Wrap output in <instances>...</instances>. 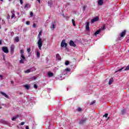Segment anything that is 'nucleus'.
<instances>
[{"mask_svg":"<svg viewBox=\"0 0 129 129\" xmlns=\"http://www.w3.org/2000/svg\"><path fill=\"white\" fill-rule=\"evenodd\" d=\"M125 111L124 109H122L121 111V114H124Z\"/></svg>","mask_w":129,"mask_h":129,"instance_id":"2f4dec72","label":"nucleus"},{"mask_svg":"<svg viewBox=\"0 0 129 129\" xmlns=\"http://www.w3.org/2000/svg\"><path fill=\"white\" fill-rule=\"evenodd\" d=\"M126 33V31L125 30H124L123 31H122L121 33L120 34V37L121 38H122V37H124V36H125Z\"/></svg>","mask_w":129,"mask_h":129,"instance_id":"0eeeda50","label":"nucleus"},{"mask_svg":"<svg viewBox=\"0 0 129 129\" xmlns=\"http://www.w3.org/2000/svg\"><path fill=\"white\" fill-rule=\"evenodd\" d=\"M86 121V120H85V119H82L80 121L79 124H84V123H85Z\"/></svg>","mask_w":129,"mask_h":129,"instance_id":"1a4fd4ad","label":"nucleus"},{"mask_svg":"<svg viewBox=\"0 0 129 129\" xmlns=\"http://www.w3.org/2000/svg\"><path fill=\"white\" fill-rule=\"evenodd\" d=\"M54 24H56V20L54 21Z\"/></svg>","mask_w":129,"mask_h":129,"instance_id":"864d4df0","label":"nucleus"},{"mask_svg":"<svg viewBox=\"0 0 129 129\" xmlns=\"http://www.w3.org/2000/svg\"><path fill=\"white\" fill-rule=\"evenodd\" d=\"M107 116H108V113H105V114L103 115V117H107Z\"/></svg>","mask_w":129,"mask_h":129,"instance_id":"72a5a7b5","label":"nucleus"},{"mask_svg":"<svg viewBox=\"0 0 129 129\" xmlns=\"http://www.w3.org/2000/svg\"><path fill=\"white\" fill-rule=\"evenodd\" d=\"M30 16L31 17H33V16H34V13H33V12H30Z\"/></svg>","mask_w":129,"mask_h":129,"instance_id":"79ce46f5","label":"nucleus"},{"mask_svg":"<svg viewBox=\"0 0 129 129\" xmlns=\"http://www.w3.org/2000/svg\"><path fill=\"white\" fill-rule=\"evenodd\" d=\"M20 53H21V55H24V50L21 49Z\"/></svg>","mask_w":129,"mask_h":129,"instance_id":"c756f323","label":"nucleus"},{"mask_svg":"<svg viewBox=\"0 0 129 129\" xmlns=\"http://www.w3.org/2000/svg\"><path fill=\"white\" fill-rule=\"evenodd\" d=\"M15 41H16V42H17V43L20 42V38H19V37L17 36L16 37H15Z\"/></svg>","mask_w":129,"mask_h":129,"instance_id":"a211bd4d","label":"nucleus"},{"mask_svg":"<svg viewBox=\"0 0 129 129\" xmlns=\"http://www.w3.org/2000/svg\"><path fill=\"white\" fill-rule=\"evenodd\" d=\"M0 45H2V40H0Z\"/></svg>","mask_w":129,"mask_h":129,"instance_id":"603ef678","label":"nucleus"},{"mask_svg":"<svg viewBox=\"0 0 129 129\" xmlns=\"http://www.w3.org/2000/svg\"><path fill=\"white\" fill-rule=\"evenodd\" d=\"M86 8H87V6H83V12H84L85 11V9H86Z\"/></svg>","mask_w":129,"mask_h":129,"instance_id":"c85d7f7f","label":"nucleus"},{"mask_svg":"<svg viewBox=\"0 0 129 129\" xmlns=\"http://www.w3.org/2000/svg\"><path fill=\"white\" fill-rule=\"evenodd\" d=\"M2 25H6V21L5 20H2Z\"/></svg>","mask_w":129,"mask_h":129,"instance_id":"e433bc0d","label":"nucleus"},{"mask_svg":"<svg viewBox=\"0 0 129 129\" xmlns=\"http://www.w3.org/2000/svg\"><path fill=\"white\" fill-rule=\"evenodd\" d=\"M34 88L35 89H37V88H38V86H37V85L34 84Z\"/></svg>","mask_w":129,"mask_h":129,"instance_id":"4c0bfd02","label":"nucleus"},{"mask_svg":"<svg viewBox=\"0 0 129 129\" xmlns=\"http://www.w3.org/2000/svg\"><path fill=\"white\" fill-rule=\"evenodd\" d=\"M36 55H37L38 58H40V56H41V53H40V52L37 51Z\"/></svg>","mask_w":129,"mask_h":129,"instance_id":"412c9836","label":"nucleus"},{"mask_svg":"<svg viewBox=\"0 0 129 129\" xmlns=\"http://www.w3.org/2000/svg\"><path fill=\"white\" fill-rule=\"evenodd\" d=\"M100 33V29L97 30L95 33V35H98Z\"/></svg>","mask_w":129,"mask_h":129,"instance_id":"6ab92c4d","label":"nucleus"},{"mask_svg":"<svg viewBox=\"0 0 129 129\" xmlns=\"http://www.w3.org/2000/svg\"><path fill=\"white\" fill-rule=\"evenodd\" d=\"M51 28L52 29H55L56 28L55 26V24H54V23L51 24Z\"/></svg>","mask_w":129,"mask_h":129,"instance_id":"a878e982","label":"nucleus"},{"mask_svg":"<svg viewBox=\"0 0 129 129\" xmlns=\"http://www.w3.org/2000/svg\"><path fill=\"white\" fill-rule=\"evenodd\" d=\"M99 20V18L98 17H95L91 20V23L93 24V23H95V22H97Z\"/></svg>","mask_w":129,"mask_h":129,"instance_id":"39448f33","label":"nucleus"},{"mask_svg":"<svg viewBox=\"0 0 129 129\" xmlns=\"http://www.w3.org/2000/svg\"><path fill=\"white\" fill-rule=\"evenodd\" d=\"M23 86L25 87V89H27V90H29V89H30V85H24Z\"/></svg>","mask_w":129,"mask_h":129,"instance_id":"9b49d317","label":"nucleus"},{"mask_svg":"<svg viewBox=\"0 0 129 129\" xmlns=\"http://www.w3.org/2000/svg\"><path fill=\"white\" fill-rule=\"evenodd\" d=\"M86 31H89V30H90V28L89 27V22H87L86 24Z\"/></svg>","mask_w":129,"mask_h":129,"instance_id":"9d476101","label":"nucleus"},{"mask_svg":"<svg viewBox=\"0 0 129 129\" xmlns=\"http://www.w3.org/2000/svg\"><path fill=\"white\" fill-rule=\"evenodd\" d=\"M72 22L73 23V26L75 27V26H76V24H75V21L74 19H72Z\"/></svg>","mask_w":129,"mask_h":129,"instance_id":"5701e85b","label":"nucleus"},{"mask_svg":"<svg viewBox=\"0 0 129 129\" xmlns=\"http://www.w3.org/2000/svg\"><path fill=\"white\" fill-rule=\"evenodd\" d=\"M48 77H53V76H54V74H53V73H51V72H49L48 73Z\"/></svg>","mask_w":129,"mask_h":129,"instance_id":"4468645a","label":"nucleus"},{"mask_svg":"<svg viewBox=\"0 0 129 129\" xmlns=\"http://www.w3.org/2000/svg\"><path fill=\"white\" fill-rule=\"evenodd\" d=\"M15 45H12L11 46V55H14V53H15Z\"/></svg>","mask_w":129,"mask_h":129,"instance_id":"7ed1b4c3","label":"nucleus"},{"mask_svg":"<svg viewBox=\"0 0 129 129\" xmlns=\"http://www.w3.org/2000/svg\"><path fill=\"white\" fill-rule=\"evenodd\" d=\"M26 25H27L28 26L30 25V21H27Z\"/></svg>","mask_w":129,"mask_h":129,"instance_id":"a19ab883","label":"nucleus"},{"mask_svg":"<svg viewBox=\"0 0 129 129\" xmlns=\"http://www.w3.org/2000/svg\"><path fill=\"white\" fill-rule=\"evenodd\" d=\"M94 103H95V100H94V101H93L92 102H91V104H94Z\"/></svg>","mask_w":129,"mask_h":129,"instance_id":"37998d69","label":"nucleus"},{"mask_svg":"<svg viewBox=\"0 0 129 129\" xmlns=\"http://www.w3.org/2000/svg\"><path fill=\"white\" fill-rule=\"evenodd\" d=\"M11 84H14V81H11Z\"/></svg>","mask_w":129,"mask_h":129,"instance_id":"3c124183","label":"nucleus"},{"mask_svg":"<svg viewBox=\"0 0 129 129\" xmlns=\"http://www.w3.org/2000/svg\"><path fill=\"white\" fill-rule=\"evenodd\" d=\"M11 1H12V0H9V2H11Z\"/></svg>","mask_w":129,"mask_h":129,"instance_id":"052dcab7","label":"nucleus"},{"mask_svg":"<svg viewBox=\"0 0 129 129\" xmlns=\"http://www.w3.org/2000/svg\"><path fill=\"white\" fill-rule=\"evenodd\" d=\"M78 111H81L82 110V109L80 107H78L77 109Z\"/></svg>","mask_w":129,"mask_h":129,"instance_id":"c9c22d12","label":"nucleus"},{"mask_svg":"<svg viewBox=\"0 0 129 129\" xmlns=\"http://www.w3.org/2000/svg\"><path fill=\"white\" fill-rule=\"evenodd\" d=\"M20 4L21 5H23V0H20Z\"/></svg>","mask_w":129,"mask_h":129,"instance_id":"c03bdc74","label":"nucleus"},{"mask_svg":"<svg viewBox=\"0 0 129 129\" xmlns=\"http://www.w3.org/2000/svg\"><path fill=\"white\" fill-rule=\"evenodd\" d=\"M2 106H0V109H2Z\"/></svg>","mask_w":129,"mask_h":129,"instance_id":"5fc2aeb1","label":"nucleus"},{"mask_svg":"<svg viewBox=\"0 0 129 129\" xmlns=\"http://www.w3.org/2000/svg\"><path fill=\"white\" fill-rule=\"evenodd\" d=\"M70 46H72L73 47H76V44H75L74 41H73V40H71L70 41Z\"/></svg>","mask_w":129,"mask_h":129,"instance_id":"423d86ee","label":"nucleus"},{"mask_svg":"<svg viewBox=\"0 0 129 129\" xmlns=\"http://www.w3.org/2000/svg\"><path fill=\"white\" fill-rule=\"evenodd\" d=\"M98 4L99 6H102L103 5V0H99Z\"/></svg>","mask_w":129,"mask_h":129,"instance_id":"f8f14e48","label":"nucleus"},{"mask_svg":"<svg viewBox=\"0 0 129 129\" xmlns=\"http://www.w3.org/2000/svg\"><path fill=\"white\" fill-rule=\"evenodd\" d=\"M123 68H124V67H122L121 69H120L118 70H117L115 73H117V72H119V71H121V70H122V69H123Z\"/></svg>","mask_w":129,"mask_h":129,"instance_id":"b1692460","label":"nucleus"},{"mask_svg":"<svg viewBox=\"0 0 129 129\" xmlns=\"http://www.w3.org/2000/svg\"><path fill=\"white\" fill-rule=\"evenodd\" d=\"M24 124H25V122H21L20 123V125H24Z\"/></svg>","mask_w":129,"mask_h":129,"instance_id":"ea45409f","label":"nucleus"},{"mask_svg":"<svg viewBox=\"0 0 129 129\" xmlns=\"http://www.w3.org/2000/svg\"><path fill=\"white\" fill-rule=\"evenodd\" d=\"M67 45H68V44L66 43V41H65V40H62L61 44H60L61 47H64L65 48H67Z\"/></svg>","mask_w":129,"mask_h":129,"instance_id":"f03ea898","label":"nucleus"},{"mask_svg":"<svg viewBox=\"0 0 129 129\" xmlns=\"http://www.w3.org/2000/svg\"><path fill=\"white\" fill-rule=\"evenodd\" d=\"M65 65H66V66H68V65H69V61H66L65 62Z\"/></svg>","mask_w":129,"mask_h":129,"instance_id":"cd10ccee","label":"nucleus"},{"mask_svg":"<svg viewBox=\"0 0 129 129\" xmlns=\"http://www.w3.org/2000/svg\"><path fill=\"white\" fill-rule=\"evenodd\" d=\"M37 2H38V3H41V0H37Z\"/></svg>","mask_w":129,"mask_h":129,"instance_id":"8fccbe9b","label":"nucleus"},{"mask_svg":"<svg viewBox=\"0 0 129 129\" xmlns=\"http://www.w3.org/2000/svg\"><path fill=\"white\" fill-rule=\"evenodd\" d=\"M0 29H2V27H1V25H0Z\"/></svg>","mask_w":129,"mask_h":129,"instance_id":"bf43d9fd","label":"nucleus"},{"mask_svg":"<svg viewBox=\"0 0 129 129\" xmlns=\"http://www.w3.org/2000/svg\"><path fill=\"white\" fill-rule=\"evenodd\" d=\"M25 128H26V129H30V128H29V126H28V125H27V126H26Z\"/></svg>","mask_w":129,"mask_h":129,"instance_id":"49530a36","label":"nucleus"},{"mask_svg":"<svg viewBox=\"0 0 129 129\" xmlns=\"http://www.w3.org/2000/svg\"><path fill=\"white\" fill-rule=\"evenodd\" d=\"M1 2H4V0H1Z\"/></svg>","mask_w":129,"mask_h":129,"instance_id":"13d9d810","label":"nucleus"},{"mask_svg":"<svg viewBox=\"0 0 129 129\" xmlns=\"http://www.w3.org/2000/svg\"><path fill=\"white\" fill-rule=\"evenodd\" d=\"M105 24H104L103 26L101 27L102 30H105Z\"/></svg>","mask_w":129,"mask_h":129,"instance_id":"7c9ffc66","label":"nucleus"},{"mask_svg":"<svg viewBox=\"0 0 129 129\" xmlns=\"http://www.w3.org/2000/svg\"><path fill=\"white\" fill-rule=\"evenodd\" d=\"M28 8H31V5H30V4H26L24 6V9H27Z\"/></svg>","mask_w":129,"mask_h":129,"instance_id":"dca6fc26","label":"nucleus"},{"mask_svg":"<svg viewBox=\"0 0 129 129\" xmlns=\"http://www.w3.org/2000/svg\"><path fill=\"white\" fill-rule=\"evenodd\" d=\"M2 51L4 52V53H6V54H8L9 53V49H8L7 47H2Z\"/></svg>","mask_w":129,"mask_h":129,"instance_id":"20e7f679","label":"nucleus"},{"mask_svg":"<svg viewBox=\"0 0 129 129\" xmlns=\"http://www.w3.org/2000/svg\"><path fill=\"white\" fill-rule=\"evenodd\" d=\"M52 4H53V1H49L48 2V5L49 6H51V5H52Z\"/></svg>","mask_w":129,"mask_h":129,"instance_id":"393cba45","label":"nucleus"},{"mask_svg":"<svg viewBox=\"0 0 129 129\" xmlns=\"http://www.w3.org/2000/svg\"><path fill=\"white\" fill-rule=\"evenodd\" d=\"M110 117H108L107 118V120H108V119H110Z\"/></svg>","mask_w":129,"mask_h":129,"instance_id":"09e8293b","label":"nucleus"},{"mask_svg":"<svg viewBox=\"0 0 129 129\" xmlns=\"http://www.w3.org/2000/svg\"><path fill=\"white\" fill-rule=\"evenodd\" d=\"M20 117L19 115H17L16 116H14L13 118H12V120L14 121L15 119H17V118H19Z\"/></svg>","mask_w":129,"mask_h":129,"instance_id":"f3484780","label":"nucleus"},{"mask_svg":"<svg viewBox=\"0 0 129 129\" xmlns=\"http://www.w3.org/2000/svg\"><path fill=\"white\" fill-rule=\"evenodd\" d=\"M1 94L3 95V96H5V97H6V98H9V96L8 95H7L6 93L1 92Z\"/></svg>","mask_w":129,"mask_h":129,"instance_id":"ddd939ff","label":"nucleus"},{"mask_svg":"<svg viewBox=\"0 0 129 129\" xmlns=\"http://www.w3.org/2000/svg\"><path fill=\"white\" fill-rule=\"evenodd\" d=\"M20 94H23V93H20Z\"/></svg>","mask_w":129,"mask_h":129,"instance_id":"4d7b16f0","label":"nucleus"},{"mask_svg":"<svg viewBox=\"0 0 129 129\" xmlns=\"http://www.w3.org/2000/svg\"><path fill=\"white\" fill-rule=\"evenodd\" d=\"M31 72V70H27L26 71H25V73H30Z\"/></svg>","mask_w":129,"mask_h":129,"instance_id":"f704fd0d","label":"nucleus"},{"mask_svg":"<svg viewBox=\"0 0 129 129\" xmlns=\"http://www.w3.org/2000/svg\"><path fill=\"white\" fill-rule=\"evenodd\" d=\"M128 40H128V39H127V40H126V42H128Z\"/></svg>","mask_w":129,"mask_h":129,"instance_id":"6e6d98bb","label":"nucleus"},{"mask_svg":"<svg viewBox=\"0 0 129 129\" xmlns=\"http://www.w3.org/2000/svg\"><path fill=\"white\" fill-rule=\"evenodd\" d=\"M113 83V79L112 78H111V79H109V85H111V84H112V83Z\"/></svg>","mask_w":129,"mask_h":129,"instance_id":"2eb2a0df","label":"nucleus"},{"mask_svg":"<svg viewBox=\"0 0 129 129\" xmlns=\"http://www.w3.org/2000/svg\"><path fill=\"white\" fill-rule=\"evenodd\" d=\"M33 28H36V24H33Z\"/></svg>","mask_w":129,"mask_h":129,"instance_id":"de8ad7c7","label":"nucleus"},{"mask_svg":"<svg viewBox=\"0 0 129 129\" xmlns=\"http://www.w3.org/2000/svg\"><path fill=\"white\" fill-rule=\"evenodd\" d=\"M21 58H22V60H26V57H25V55H24V54H21Z\"/></svg>","mask_w":129,"mask_h":129,"instance_id":"4be33fe9","label":"nucleus"},{"mask_svg":"<svg viewBox=\"0 0 129 129\" xmlns=\"http://www.w3.org/2000/svg\"><path fill=\"white\" fill-rule=\"evenodd\" d=\"M27 52H28V53H30V52H31V48H30L27 49Z\"/></svg>","mask_w":129,"mask_h":129,"instance_id":"58836bf2","label":"nucleus"},{"mask_svg":"<svg viewBox=\"0 0 129 129\" xmlns=\"http://www.w3.org/2000/svg\"><path fill=\"white\" fill-rule=\"evenodd\" d=\"M65 70H66V71H67V72H70V71H71L70 69H68V68L66 69Z\"/></svg>","mask_w":129,"mask_h":129,"instance_id":"473e14b6","label":"nucleus"},{"mask_svg":"<svg viewBox=\"0 0 129 129\" xmlns=\"http://www.w3.org/2000/svg\"><path fill=\"white\" fill-rule=\"evenodd\" d=\"M25 61V60H24V59H21V60H20V61H19V62H20V63H22V64H24V61Z\"/></svg>","mask_w":129,"mask_h":129,"instance_id":"bb28decb","label":"nucleus"},{"mask_svg":"<svg viewBox=\"0 0 129 129\" xmlns=\"http://www.w3.org/2000/svg\"><path fill=\"white\" fill-rule=\"evenodd\" d=\"M41 36H42V30L39 32L37 36V39H38L37 41V45L39 50H42V46H43V40L41 38Z\"/></svg>","mask_w":129,"mask_h":129,"instance_id":"f257e3e1","label":"nucleus"},{"mask_svg":"<svg viewBox=\"0 0 129 129\" xmlns=\"http://www.w3.org/2000/svg\"><path fill=\"white\" fill-rule=\"evenodd\" d=\"M15 10H12L11 11V13L12 14V15L11 16V19H13L16 16Z\"/></svg>","mask_w":129,"mask_h":129,"instance_id":"6e6552de","label":"nucleus"},{"mask_svg":"<svg viewBox=\"0 0 129 129\" xmlns=\"http://www.w3.org/2000/svg\"><path fill=\"white\" fill-rule=\"evenodd\" d=\"M0 77L2 79H3L4 78V76H3V75H0Z\"/></svg>","mask_w":129,"mask_h":129,"instance_id":"a18cd8bd","label":"nucleus"},{"mask_svg":"<svg viewBox=\"0 0 129 129\" xmlns=\"http://www.w3.org/2000/svg\"><path fill=\"white\" fill-rule=\"evenodd\" d=\"M56 57L58 60H61V56H60L59 54H56Z\"/></svg>","mask_w":129,"mask_h":129,"instance_id":"aec40b11","label":"nucleus"}]
</instances>
